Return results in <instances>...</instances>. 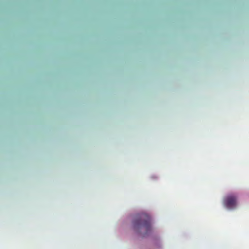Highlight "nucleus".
<instances>
[{
	"label": "nucleus",
	"instance_id": "f257e3e1",
	"mask_svg": "<svg viewBox=\"0 0 249 249\" xmlns=\"http://www.w3.org/2000/svg\"><path fill=\"white\" fill-rule=\"evenodd\" d=\"M134 231L143 236L148 234L152 231L151 218L145 213L136 215L133 221Z\"/></svg>",
	"mask_w": 249,
	"mask_h": 249
},
{
	"label": "nucleus",
	"instance_id": "f03ea898",
	"mask_svg": "<svg viewBox=\"0 0 249 249\" xmlns=\"http://www.w3.org/2000/svg\"><path fill=\"white\" fill-rule=\"evenodd\" d=\"M224 206L229 209H235L237 204V198L234 194L227 195L223 200Z\"/></svg>",
	"mask_w": 249,
	"mask_h": 249
}]
</instances>
